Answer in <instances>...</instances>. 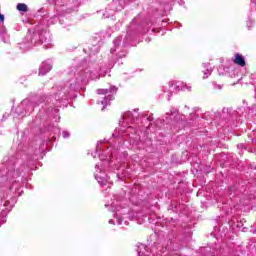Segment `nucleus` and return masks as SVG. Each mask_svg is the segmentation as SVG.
Returning <instances> with one entry per match:
<instances>
[{"instance_id": "1", "label": "nucleus", "mask_w": 256, "mask_h": 256, "mask_svg": "<svg viewBox=\"0 0 256 256\" xmlns=\"http://www.w3.org/2000/svg\"><path fill=\"white\" fill-rule=\"evenodd\" d=\"M234 63L235 65H239L240 67H245V65H247V63L245 62V58L239 53L235 54Z\"/></svg>"}, {"instance_id": "2", "label": "nucleus", "mask_w": 256, "mask_h": 256, "mask_svg": "<svg viewBox=\"0 0 256 256\" xmlns=\"http://www.w3.org/2000/svg\"><path fill=\"white\" fill-rule=\"evenodd\" d=\"M16 9L18 11H22L23 13H27V11H29V8L27 7V4H25V3H18L16 6Z\"/></svg>"}, {"instance_id": "3", "label": "nucleus", "mask_w": 256, "mask_h": 256, "mask_svg": "<svg viewBox=\"0 0 256 256\" xmlns=\"http://www.w3.org/2000/svg\"><path fill=\"white\" fill-rule=\"evenodd\" d=\"M0 21L1 23H5V16L3 14H0Z\"/></svg>"}]
</instances>
